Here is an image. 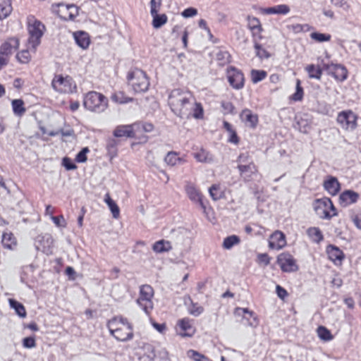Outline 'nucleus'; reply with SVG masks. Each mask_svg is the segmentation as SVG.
Returning <instances> with one entry per match:
<instances>
[{"instance_id": "31", "label": "nucleus", "mask_w": 361, "mask_h": 361, "mask_svg": "<svg viewBox=\"0 0 361 361\" xmlns=\"http://www.w3.org/2000/svg\"><path fill=\"white\" fill-rule=\"evenodd\" d=\"M185 191L188 196L192 201L197 202H201V196L194 185H188L185 187Z\"/></svg>"}, {"instance_id": "15", "label": "nucleus", "mask_w": 361, "mask_h": 361, "mask_svg": "<svg viewBox=\"0 0 361 361\" xmlns=\"http://www.w3.org/2000/svg\"><path fill=\"white\" fill-rule=\"evenodd\" d=\"M286 245V237L281 231H275L269 239V247L272 250H280Z\"/></svg>"}, {"instance_id": "55", "label": "nucleus", "mask_w": 361, "mask_h": 361, "mask_svg": "<svg viewBox=\"0 0 361 361\" xmlns=\"http://www.w3.org/2000/svg\"><path fill=\"white\" fill-rule=\"evenodd\" d=\"M222 113L224 114H229L233 113L234 107L231 102H223L221 104Z\"/></svg>"}, {"instance_id": "26", "label": "nucleus", "mask_w": 361, "mask_h": 361, "mask_svg": "<svg viewBox=\"0 0 361 361\" xmlns=\"http://www.w3.org/2000/svg\"><path fill=\"white\" fill-rule=\"evenodd\" d=\"M317 337L324 342H329L333 340L334 336L331 331L324 326H319L317 329Z\"/></svg>"}, {"instance_id": "21", "label": "nucleus", "mask_w": 361, "mask_h": 361, "mask_svg": "<svg viewBox=\"0 0 361 361\" xmlns=\"http://www.w3.org/2000/svg\"><path fill=\"white\" fill-rule=\"evenodd\" d=\"M241 119L245 124L250 128H255L258 122V118L250 110L245 109L241 113Z\"/></svg>"}, {"instance_id": "60", "label": "nucleus", "mask_w": 361, "mask_h": 361, "mask_svg": "<svg viewBox=\"0 0 361 361\" xmlns=\"http://www.w3.org/2000/svg\"><path fill=\"white\" fill-rule=\"evenodd\" d=\"M352 220L354 222L356 227L361 229V214H355L352 216Z\"/></svg>"}, {"instance_id": "52", "label": "nucleus", "mask_w": 361, "mask_h": 361, "mask_svg": "<svg viewBox=\"0 0 361 361\" xmlns=\"http://www.w3.org/2000/svg\"><path fill=\"white\" fill-rule=\"evenodd\" d=\"M23 345L25 348H33L36 346V340L35 336H30L23 338Z\"/></svg>"}, {"instance_id": "42", "label": "nucleus", "mask_w": 361, "mask_h": 361, "mask_svg": "<svg viewBox=\"0 0 361 361\" xmlns=\"http://www.w3.org/2000/svg\"><path fill=\"white\" fill-rule=\"evenodd\" d=\"M251 80L254 83L264 80L267 76V73L264 71L252 70L250 71Z\"/></svg>"}, {"instance_id": "20", "label": "nucleus", "mask_w": 361, "mask_h": 361, "mask_svg": "<svg viewBox=\"0 0 361 361\" xmlns=\"http://www.w3.org/2000/svg\"><path fill=\"white\" fill-rule=\"evenodd\" d=\"M347 69L341 65H333L331 69V75L336 81L342 82L348 78Z\"/></svg>"}, {"instance_id": "12", "label": "nucleus", "mask_w": 361, "mask_h": 361, "mask_svg": "<svg viewBox=\"0 0 361 361\" xmlns=\"http://www.w3.org/2000/svg\"><path fill=\"white\" fill-rule=\"evenodd\" d=\"M277 262L282 271L292 272L298 269V266L293 257L288 253L283 252L277 257Z\"/></svg>"}, {"instance_id": "39", "label": "nucleus", "mask_w": 361, "mask_h": 361, "mask_svg": "<svg viewBox=\"0 0 361 361\" xmlns=\"http://www.w3.org/2000/svg\"><path fill=\"white\" fill-rule=\"evenodd\" d=\"M8 302L10 306L15 310L16 312L20 317H25L26 316V311L22 304L13 299H9Z\"/></svg>"}, {"instance_id": "58", "label": "nucleus", "mask_w": 361, "mask_h": 361, "mask_svg": "<svg viewBox=\"0 0 361 361\" xmlns=\"http://www.w3.org/2000/svg\"><path fill=\"white\" fill-rule=\"evenodd\" d=\"M152 326L159 333L163 334L166 329V325L165 323L157 324L156 322H152Z\"/></svg>"}, {"instance_id": "7", "label": "nucleus", "mask_w": 361, "mask_h": 361, "mask_svg": "<svg viewBox=\"0 0 361 361\" xmlns=\"http://www.w3.org/2000/svg\"><path fill=\"white\" fill-rule=\"evenodd\" d=\"M313 209L322 219H330L336 216V209L329 198L319 199L313 203Z\"/></svg>"}, {"instance_id": "18", "label": "nucleus", "mask_w": 361, "mask_h": 361, "mask_svg": "<svg viewBox=\"0 0 361 361\" xmlns=\"http://www.w3.org/2000/svg\"><path fill=\"white\" fill-rule=\"evenodd\" d=\"M19 47L18 39L11 38L4 42L1 48V54L8 56L12 54Z\"/></svg>"}, {"instance_id": "51", "label": "nucleus", "mask_w": 361, "mask_h": 361, "mask_svg": "<svg viewBox=\"0 0 361 361\" xmlns=\"http://www.w3.org/2000/svg\"><path fill=\"white\" fill-rule=\"evenodd\" d=\"M162 0H151L150 1V15L159 13L161 6Z\"/></svg>"}, {"instance_id": "49", "label": "nucleus", "mask_w": 361, "mask_h": 361, "mask_svg": "<svg viewBox=\"0 0 361 361\" xmlns=\"http://www.w3.org/2000/svg\"><path fill=\"white\" fill-rule=\"evenodd\" d=\"M62 165L68 171L75 170L77 169L75 164L68 157H63L62 159Z\"/></svg>"}, {"instance_id": "19", "label": "nucleus", "mask_w": 361, "mask_h": 361, "mask_svg": "<svg viewBox=\"0 0 361 361\" xmlns=\"http://www.w3.org/2000/svg\"><path fill=\"white\" fill-rule=\"evenodd\" d=\"M135 126H121L117 127L114 131V135L118 138H128L134 135Z\"/></svg>"}, {"instance_id": "44", "label": "nucleus", "mask_w": 361, "mask_h": 361, "mask_svg": "<svg viewBox=\"0 0 361 361\" xmlns=\"http://www.w3.org/2000/svg\"><path fill=\"white\" fill-rule=\"evenodd\" d=\"M239 238L235 235H231L226 238L223 243V246L226 249H230L233 245L238 244L239 243Z\"/></svg>"}, {"instance_id": "59", "label": "nucleus", "mask_w": 361, "mask_h": 361, "mask_svg": "<svg viewBox=\"0 0 361 361\" xmlns=\"http://www.w3.org/2000/svg\"><path fill=\"white\" fill-rule=\"evenodd\" d=\"M238 169L241 173H245L248 171L252 172L255 170V167L252 163H250L247 165H240Z\"/></svg>"}, {"instance_id": "17", "label": "nucleus", "mask_w": 361, "mask_h": 361, "mask_svg": "<svg viewBox=\"0 0 361 361\" xmlns=\"http://www.w3.org/2000/svg\"><path fill=\"white\" fill-rule=\"evenodd\" d=\"M359 195L353 190H345L339 197V203L343 207H347L355 203L358 200Z\"/></svg>"}, {"instance_id": "57", "label": "nucleus", "mask_w": 361, "mask_h": 361, "mask_svg": "<svg viewBox=\"0 0 361 361\" xmlns=\"http://www.w3.org/2000/svg\"><path fill=\"white\" fill-rule=\"evenodd\" d=\"M276 14H287L290 8L287 5L281 4L276 6Z\"/></svg>"}, {"instance_id": "33", "label": "nucleus", "mask_w": 361, "mask_h": 361, "mask_svg": "<svg viewBox=\"0 0 361 361\" xmlns=\"http://www.w3.org/2000/svg\"><path fill=\"white\" fill-rule=\"evenodd\" d=\"M12 11L10 0H0V16L6 18Z\"/></svg>"}, {"instance_id": "4", "label": "nucleus", "mask_w": 361, "mask_h": 361, "mask_svg": "<svg viewBox=\"0 0 361 361\" xmlns=\"http://www.w3.org/2000/svg\"><path fill=\"white\" fill-rule=\"evenodd\" d=\"M53 90L61 94H70L76 92L77 86L68 75H55L51 81Z\"/></svg>"}, {"instance_id": "62", "label": "nucleus", "mask_w": 361, "mask_h": 361, "mask_svg": "<svg viewBox=\"0 0 361 361\" xmlns=\"http://www.w3.org/2000/svg\"><path fill=\"white\" fill-rule=\"evenodd\" d=\"M228 133L229 137V142L234 144H237L238 142V137L235 132L233 130H230V132H228Z\"/></svg>"}, {"instance_id": "9", "label": "nucleus", "mask_w": 361, "mask_h": 361, "mask_svg": "<svg viewBox=\"0 0 361 361\" xmlns=\"http://www.w3.org/2000/svg\"><path fill=\"white\" fill-rule=\"evenodd\" d=\"M45 30L44 25L37 20H32L29 23L28 31L30 37L28 39V47L30 48H35L40 42V39L42 37Z\"/></svg>"}, {"instance_id": "36", "label": "nucleus", "mask_w": 361, "mask_h": 361, "mask_svg": "<svg viewBox=\"0 0 361 361\" xmlns=\"http://www.w3.org/2000/svg\"><path fill=\"white\" fill-rule=\"evenodd\" d=\"M306 71L308 73L309 77L311 78H314L317 80H319L322 75V70L319 66H317L314 65H309L306 68Z\"/></svg>"}, {"instance_id": "56", "label": "nucleus", "mask_w": 361, "mask_h": 361, "mask_svg": "<svg viewBox=\"0 0 361 361\" xmlns=\"http://www.w3.org/2000/svg\"><path fill=\"white\" fill-rule=\"evenodd\" d=\"M271 258L267 254L263 253L257 255V262L263 265H268L270 263Z\"/></svg>"}, {"instance_id": "54", "label": "nucleus", "mask_w": 361, "mask_h": 361, "mask_svg": "<svg viewBox=\"0 0 361 361\" xmlns=\"http://www.w3.org/2000/svg\"><path fill=\"white\" fill-rule=\"evenodd\" d=\"M197 13V11L195 8H188L181 13V16L185 18H188L196 16Z\"/></svg>"}, {"instance_id": "6", "label": "nucleus", "mask_w": 361, "mask_h": 361, "mask_svg": "<svg viewBox=\"0 0 361 361\" xmlns=\"http://www.w3.org/2000/svg\"><path fill=\"white\" fill-rule=\"evenodd\" d=\"M336 121L340 128L345 131H352L357 126V116L350 109L338 112Z\"/></svg>"}, {"instance_id": "28", "label": "nucleus", "mask_w": 361, "mask_h": 361, "mask_svg": "<svg viewBox=\"0 0 361 361\" xmlns=\"http://www.w3.org/2000/svg\"><path fill=\"white\" fill-rule=\"evenodd\" d=\"M183 159L174 152H169L164 157L165 163L170 166L178 165L183 162Z\"/></svg>"}, {"instance_id": "8", "label": "nucleus", "mask_w": 361, "mask_h": 361, "mask_svg": "<svg viewBox=\"0 0 361 361\" xmlns=\"http://www.w3.org/2000/svg\"><path fill=\"white\" fill-rule=\"evenodd\" d=\"M52 12L64 21L73 20L79 15V8L73 4H56L52 6Z\"/></svg>"}, {"instance_id": "2", "label": "nucleus", "mask_w": 361, "mask_h": 361, "mask_svg": "<svg viewBox=\"0 0 361 361\" xmlns=\"http://www.w3.org/2000/svg\"><path fill=\"white\" fill-rule=\"evenodd\" d=\"M110 334L119 341H126L133 336L132 326L130 323L121 318L116 317L108 322Z\"/></svg>"}, {"instance_id": "63", "label": "nucleus", "mask_w": 361, "mask_h": 361, "mask_svg": "<svg viewBox=\"0 0 361 361\" xmlns=\"http://www.w3.org/2000/svg\"><path fill=\"white\" fill-rule=\"evenodd\" d=\"M331 3L337 7H344L346 6L345 0H331Z\"/></svg>"}, {"instance_id": "34", "label": "nucleus", "mask_w": 361, "mask_h": 361, "mask_svg": "<svg viewBox=\"0 0 361 361\" xmlns=\"http://www.w3.org/2000/svg\"><path fill=\"white\" fill-rule=\"evenodd\" d=\"M111 99L116 103L125 104L132 101V98L123 91H117L112 94Z\"/></svg>"}, {"instance_id": "32", "label": "nucleus", "mask_w": 361, "mask_h": 361, "mask_svg": "<svg viewBox=\"0 0 361 361\" xmlns=\"http://www.w3.org/2000/svg\"><path fill=\"white\" fill-rule=\"evenodd\" d=\"M185 305L187 306L188 312L192 315L197 316L200 314L203 311L202 307L192 302V301L190 298H188L185 300Z\"/></svg>"}, {"instance_id": "22", "label": "nucleus", "mask_w": 361, "mask_h": 361, "mask_svg": "<svg viewBox=\"0 0 361 361\" xmlns=\"http://www.w3.org/2000/svg\"><path fill=\"white\" fill-rule=\"evenodd\" d=\"M324 187L326 192L331 195H336L340 190V184L338 180L334 177L328 178L324 183Z\"/></svg>"}, {"instance_id": "35", "label": "nucleus", "mask_w": 361, "mask_h": 361, "mask_svg": "<svg viewBox=\"0 0 361 361\" xmlns=\"http://www.w3.org/2000/svg\"><path fill=\"white\" fill-rule=\"evenodd\" d=\"M13 113L17 116H22L25 112L24 102L22 99H14L11 102Z\"/></svg>"}, {"instance_id": "46", "label": "nucleus", "mask_w": 361, "mask_h": 361, "mask_svg": "<svg viewBox=\"0 0 361 361\" xmlns=\"http://www.w3.org/2000/svg\"><path fill=\"white\" fill-rule=\"evenodd\" d=\"M135 130L140 133H151L154 130V126L151 123H144L135 126Z\"/></svg>"}, {"instance_id": "50", "label": "nucleus", "mask_w": 361, "mask_h": 361, "mask_svg": "<svg viewBox=\"0 0 361 361\" xmlns=\"http://www.w3.org/2000/svg\"><path fill=\"white\" fill-rule=\"evenodd\" d=\"M30 59V55L27 51H22L17 54L18 61L22 63H27Z\"/></svg>"}, {"instance_id": "41", "label": "nucleus", "mask_w": 361, "mask_h": 361, "mask_svg": "<svg viewBox=\"0 0 361 361\" xmlns=\"http://www.w3.org/2000/svg\"><path fill=\"white\" fill-rule=\"evenodd\" d=\"M303 89L300 85V80H297L296 86H295V92L290 97V99L293 102H299L301 101L303 98Z\"/></svg>"}, {"instance_id": "5", "label": "nucleus", "mask_w": 361, "mask_h": 361, "mask_svg": "<svg viewBox=\"0 0 361 361\" xmlns=\"http://www.w3.org/2000/svg\"><path fill=\"white\" fill-rule=\"evenodd\" d=\"M128 83L135 93H142L148 90L149 80L147 74L141 70H135L128 76Z\"/></svg>"}, {"instance_id": "16", "label": "nucleus", "mask_w": 361, "mask_h": 361, "mask_svg": "<svg viewBox=\"0 0 361 361\" xmlns=\"http://www.w3.org/2000/svg\"><path fill=\"white\" fill-rule=\"evenodd\" d=\"M73 39L77 46L82 50H86L89 48L91 44L90 37L88 33L79 30L73 33Z\"/></svg>"}, {"instance_id": "61", "label": "nucleus", "mask_w": 361, "mask_h": 361, "mask_svg": "<svg viewBox=\"0 0 361 361\" xmlns=\"http://www.w3.org/2000/svg\"><path fill=\"white\" fill-rule=\"evenodd\" d=\"M276 293H277L278 296L280 298L284 299L286 298L288 293L284 288H283L280 286H276Z\"/></svg>"}, {"instance_id": "13", "label": "nucleus", "mask_w": 361, "mask_h": 361, "mask_svg": "<svg viewBox=\"0 0 361 361\" xmlns=\"http://www.w3.org/2000/svg\"><path fill=\"white\" fill-rule=\"evenodd\" d=\"M227 78L230 85L236 90L241 89L244 85V76L243 73L234 68H229L227 70Z\"/></svg>"}, {"instance_id": "29", "label": "nucleus", "mask_w": 361, "mask_h": 361, "mask_svg": "<svg viewBox=\"0 0 361 361\" xmlns=\"http://www.w3.org/2000/svg\"><path fill=\"white\" fill-rule=\"evenodd\" d=\"M307 233L309 238L315 243H320L323 240V235L319 228H310L307 229Z\"/></svg>"}, {"instance_id": "38", "label": "nucleus", "mask_w": 361, "mask_h": 361, "mask_svg": "<svg viewBox=\"0 0 361 361\" xmlns=\"http://www.w3.org/2000/svg\"><path fill=\"white\" fill-rule=\"evenodd\" d=\"M195 158L197 161L202 163H206L212 160V157L203 149H200L195 152Z\"/></svg>"}, {"instance_id": "64", "label": "nucleus", "mask_w": 361, "mask_h": 361, "mask_svg": "<svg viewBox=\"0 0 361 361\" xmlns=\"http://www.w3.org/2000/svg\"><path fill=\"white\" fill-rule=\"evenodd\" d=\"M80 107V103L79 102H71L69 105V108L71 110V111H77Z\"/></svg>"}, {"instance_id": "30", "label": "nucleus", "mask_w": 361, "mask_h": 361, "mask_svg": "<svg viewBox=\"0 0 361 361\" xmlns=\"http://www.w3.org/2000/svg\"><path fill=\"white\" fill-rule=\"evenodd\" d=\"M104 201L108 205L111 212L112 213L113 217L114 219H118L119 216L120 210L116 203L111 198L109 195L105 196Z\"/></svg>"}, {"instance_id": "40", "label": "nucleus", "mask_w": 361, "mask_h": 361, "mask_svg": "<svg viewBox=\"0 0 361 361\" xmlns=\"http://www.w3.org/2000/svg\"><path fill=\"white\" fill-rule=\"evenodd\" d=\"M310 37L312 40L318 42H325L330 41L331 36L327 33H321L318 32H313L310 34Z\"/></svg>"}, {"instance_id": "14", "label": "nucleus", "mask_w": 361, "mask_h": 361, "mask_svg": "<svg viewBox=\"0 0 361 361\" xmlns=\"http://www.w3.org/2000/svg\"><path fill=\"white\" fill-rule=\"evenodd\" d=\"M326 252L329 260L335 265L341 266L345 258V255L342 250L334 245H328Z\"/></svg>"}, {"instance_id": "47", "label": "nucleus", "mask_w": 361, "mask_h": 361, "mask_svg": "<svg viewBox=\"0 0 361 361\" xmlns=\"http://www.w3.org/2000/svg\"><path fill=\"white\" fill-rule=\"evenodd\" d=\"M249 27L250 30L256 34L261 32L262 28L259 22L255 18H249Z\"/></svg>"}, {"instance_id": "11", "label": "nucleus", "mask_w": 361, "mask_h": 361, "mask_svg": "<svg viewBox=\"0 0 361 361\" xmlns=\"http://www.w3.org/2000/svg\"><path fill=\"white\" fill-rule=\"evenodd\" d=\"M196 333L195 327L188 319H182L177 323L176 334L182 338H191Z\"/></svg>"}, {"instance_id": "1", "label": "nucleus", "mask_w": 361, "mask_h": 361, "mask_svg": "<svg viewBox=\"0 0 361 361\" xmlns=\"http://www.w3.org/2000/svg\"><path fill=\"white\" fill-rule=\"evenodd\" d=\"M192 97L187 92L175 90L169 97V104L173 111L180 116H190L191 114Z\"/></svg>"}, {"instance_id": "45", "label": "nucleus", "mask_w": 361, "mask_h": 361, "mask_svg": "<svg viewBox=\"0 0 361 361\" xmlns=\"http://www.w3.org/2000/svg\"><path fill=\"white\" fill-rule=\"evenodd\" d=\"M90 150L88 147H83L75 156V161L78 163H85L87 160V154Z\"/></svg>"}, {"instance_id": "10", "label": "nucleus", "mask_w": 361, "mask_h": 361, "mask_svg": "<svg viewBox=\"0 0 361 361\" xmlns=\"http://www.w3.org/2000/svg\"><path fill=\"white\" fill-rule=\"evenodd\" d=\"M153 296L154 291L152 288L147 285H143L140 288V296L137 300V303L145 312H147L153 307Z\"/></svg>"}, {"instance_id": "25", "label": "nucleus", "mask_w": 361, "mask_h": 361, "mask_svg": "<svg viewBox=\"0 0 361 361\" xmlns=\"http://www.w3.org/2000/svg\"><path fill=\"white\" fill-rule=\"evenodd\" d=\"M295 128L300 133L307 134L310 130L311 121L306 117H299Z\"/></svg>"}, {"instance_id": "3", "label": "nucleus", "mask_w": 361, "mask_h": 361, "mask_svg": "<svg viewBox=\"0 0 361 361\" xmlns=\"http://www.w3.org/2000/svg\"><path fill=\"white\" fill-rule=\"evenodd\" d=\"M83 106L87 111L101 112L107 108L108 103L106 98L101 93L90 92L85 95Z\"/></svg>"}, {"instance_id": "53", "label": "nucleus", "mask_w": 361, "mask_h": 361, "mask_svg": "<svg viewBox=\"0 0 361 361\" xmlns=\"http://www.w3.org/2000/svg\"><path fill=\"white\" fill-rule=\"evenodd\" d=\"M255 50H256V54H257V56L259 58H260V59H267V58L269 57L268 52L266 51L265 49H264L260 45H259L257 44H255Z\"/></svg>"}, {"instance_id": "24", "label": "nucleus", "mask_w": 361, "mask_h": 361, "mask_svg": "<svg viewBox=\"0 0 361 361\" xmlns=\"http://www.w3.org/2000/svg\"><path fill=\"white\" fill-rule=\"evenodd\" d=\"M152 25L154 29H159L166 25L168 22V17L165 13H156L151 15Z\"/></svg>"}, {"instance_id": "27", "label": "nucleus", "mask_w": 361, "mask_h": 361, "mask_svg": "<svg viewBox=\"0 0 361 361\" xmlns=\"http://www.w3.org/2000/svg\"><path fill=\"white\" fill-rule=\"evenodd\" d=\"M2 244L4 247L12 250L16 247L17 241L13 233H5L2 235Z\"/></svg>"}, {"instance_id": "37", "label": "nucleus", "mask_w": 361, "mask_h": 361, "mask_svg": "<svg viewBox=\"0 0 361 361\" xmlns=\"http://www.w3.org/2000/svg\"><path fill=\"white\" fill-rule=\"evenodd\" d=\"M187 357L192 361H210L204 355L195 350H188L186 352Z\"/></svg>"}, {"instance_id": "23", "label": "nucleus", "mask_w": 361, "mask_h": 361, "mask_svg": "<svg viewBox=\"0 0 361 361\" xmlns=\"http://www.w3.org/2000/svg\"><path fill=\"white\" fill-rule=\"evenodd\" d=\"M171 241L166 240H160L155 242L152 247V250L157 254L168 252L172 250Z\"/></svg>"}, {"instance_id": "43", "label": "nucleus", "mask_w": 361, "mask_h": 361, "mask_svg": "<svg viewBox=\"0 0 361 361\" xmlns=\"http://www.w3.org/2000/svg\"><path fill=\"white\" fill-rule=\"evenodd\" d=\"M190 116L198 119L203 117V108L199 103L192 102L191 114Z\"/></svg>"}, {"instance_id": "48", "label": "nucleus", "mask_w": 361, "mask_h": 361, "mask_svg": "<svg viewBox=\"0 0 361 361\" xmlns=\"http://www.w3.org/2000/svg\"><path fill=\"white\" fill-rule=\"evenodd\" d=\"M209 193L212 199L214 200H219L223 195L221 188L217 185L212 186L209 189Z\"/></svg>"}]
</instances>
